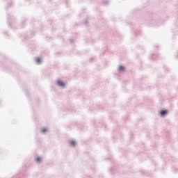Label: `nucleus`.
Segmentation results:
<instances>
[{
  "instance_id": "1",
  "label": "nucleus",
  "mask_w": 178,
  "mask_h": 178,
  "mask_svg": "<svg viewBox=\"0 0 178 178\" xmlns=\"http://www.w3.org/2000/svg\"><path fill=\"white\" fill-rule=\"evenodd\" d=\"M57 84H58V86L60 87H65V83H63L62 81H57Z\"/></svg>"
},
{
  "instance_id": "2",
  "label": "nucleus",
  "mask_w": 178,
  "mask_h": 178,
  "mask_svg": "<svg viewBox=\"0 0 178 178\" xmlns=\"http://www.w3.org/2000/svg\"><path fill=\"white\" fill-rule=\"evenodd\" d=\"M167 114H168L167 110H163L160 113L161 116H165V115H167Z\"/></svg>"
},
{
  "instance_id": "3",
  "label": "nucleus",
  "mask_w": 178,
  "mask_h": 178,
  "mask_svg": "<svg viewBox=\"0 0 178 178\" xmlns=\"http://www.w3.org/2000/svg\"><path fill=\"white\" fill-rule=\"evenodd\" d=\"M119 72H124V67L120 65L118 68Z\"/></svg>"
},
{
  "instance_id": "4",
  "label": "nucleus",
  "mask_w": 178,
  "mask_h": 178,
  "mask_svg": "<svg viewBox=\"0 0 178 178\" xmlns=\"http://www.w3.org/2000/svg\"><path fill=\"white\" fill-rule=\"evenodd\" d=\"M70 144H71V145H72V147H74L76 145V141L72 140V141H71Z\"/></svg>"
},
{
  "instance_id": "5",
  "label": "nucleus",
  "mask_w": 178,
  "mask_h": 178,
  "mask_svg": "<svg viewBox=\"0 0 178 178\" xmlns=\"http://www.w3.org/2000/svg\"><path fill=\"white\" fill-rule=\"evenodd\" d=\"M47 131H48V129H47V128H43V129H42V133H47Z\"/></svg>"
},
{
  "instance_id": "6",
  "label": "nucleus",
  "mask_w": 178,
  "mask_h": 178,
  "mask_svg": "<svg viewBox=\"0 0 178 178\" xmlns=\"http://www.w3.org/2000/svg\"><path fill=\"white\" fill-rule=\"evenodd\" d=\"M36 62L37 63H41V58H36Z\"/></svg>"
},
{
  "instance_id": "7",
  "label": "nucleus",
  "mask_w": 178,
  "mask_h": 178,
  "mask_svg": "<svg viewBox=\"0 0 178 178\" xmlns=\"http://www.w3.org/2000/svg\"><path fill=\"white\" fill-rule=\"evenodd\" d=\"M37 162H41V157L36 158Z\"/></svg>"
}]
</instances>
